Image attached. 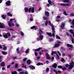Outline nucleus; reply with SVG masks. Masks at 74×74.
Instances as JSON below:
<instances>
[{
    "label": "nucleus",
    "instance_id": "obj_52",
    "mask_svg": "<svg viewBox=\"0 0 74 74\" xmlns=\"http://www.w3.org/2000/svg\"><path fill=\"white\" fill-rule=\"evenodd\" d=\"M17 53H19V48L17 49Z\"/></svg>",
    "mask_w": 74,
    "mask_h": 74
},
{
    "label": "nucleus",
    "instance_id": "obj_1",
    "mask_svg": "<svg viewBox=\"0 0 74 74\" xmlns=\"http://www.w3.org/2000/svg\"><path fill=\"white\" fill-rule=\"evenodd\" d=\"M48 23L49 25H51V26L52 30L53 31V33L52 35H51V33L47 32L46 33L48 35V36H50L51 37H52V36H53V37H55V34H54V33H55V28H54V26H53V25L51 24L50 21H48Z\"/></svg>",
    "mask_w": 74,
    "mask_h": 74
},
{
    "label": "nucleus",
    "instance_id": "obj_15",
    "mask_svg": "<svg viewBox=\"0 0 74 74\" xmlns=\"http://www.w3.org/2000/svg\"><path fill=\"white\" fill-rule=\"evenodd\" d=\"M53 67H54V69H56V67H57V64L56 63H54V64L52 65Z\"/></svg>",
    "mask_w": 74,
    "mask_h": 74
},
{
    "label": "nucleus",
    "instance_id": "obj_48",
    "mask_svg": "<svg viewBox=\"0 0 74 74\" xmlns=\"http://www.w3.org/2000/svg\"><path fill=\"white\" fill-rule=\"evenodd\" d=\"M13 59H17V58H16V57H12Z\"/></svg>",
    "mask_w": 74,
    "mask_h": 74
},
{
    "label": "nucleus",
    "instance_id": "obj_49",
    "mask_svg": "<svg viewBox=\"0 0 74 74\" xmlns=\"http://www.w3.org/2000/svg\"><path fill=\"white\" fill-rule=\"evenodd\" d=\"M63 14L64 15H67V13H66V12H64Z\"/></svg>",
    "mask_w": 74,
    "mask_h": 74
},
{
    "label": "nucleus",
    "instance_id": "obj_63",
    "mask_svg": "<svg viewBox=\"0 0 74 74\" xmlns=\"http://www.w3.org/2000/svg\"><path fill=\"white\" fill-rule=\"evenodd\" d=\"M54 59V57H52L51 58V60H53Z\"/></svg>",
    "mask_w": 74,
    "mask_h": 74
},
{
    "label": "nucleus",
    "instance_id": "obj_46",
    "mask_svg": "<svg viewBox=\"0 0 74 74\" xmlns=\"http://www.w3.org/2000/svg\"><path fill=\"white\" fill-rule=\"evenodd\" d=\"M65 66L66 67H69V65L67 64L65 65Z\"/></svg>",
    "mask_w": 74,
    "mask_h": 74
},
{
    "label": "nucleus",
    "instance_id": "obj_39",
    "mask_svg": "<svg viewBox=\"0 0 74 74\" xmlns=\"http://www.w3.org/2000/svg\"><path fill=\"white\" fill-rule=\"evenodd\" d=\"M58 53L59 54V56H61V53H60V52L59 51H57Z\"/></svg>",
    "mask_w": 74,
    "mask_h": 74
},
{
    "label": "nucleus",
    "instance_id": "obj_40",
    "mask_svg": "<svg viewBox=\"0 0 74 74\" xmlns=\"http://www.w3.org/2000/svg\"><path fill=\"white\" fill-rule=\"evenodd\" d=\"M34 28H36V26H35L32 27H31V29H34Z\"/></svg>",
    "mask_w": 74,
    "mask_h": 74
},
{
    "label": "nucleus",
    "instance_id": "obj_33",
    "mask_svg": "<svg viewBox=\"0 0 74 74\" xmlns=\"http://www.w3.org/2000/svg\"><path fill=\"white\" fill-rule=\"evenodd\" d=\"M41 64L42 65L43 64L42 63H38L37 64V66H39L40 65H41Z\"/></svg>",
    "mask_w": 74,
    "mask_h": 74
},
{
    "label": "nucleus",
    "instance_id": "obj_35",
    "mask_svg": "<svg viewBox=\"0 0 74 74\" xmlns=\"http://www.w3.org/2000/svg\"><path fill=\"white\" fill-rule=\"evenodd\" d=\"M56 38L57 39H60V37L58 35H56Z\"/></svg>",
    "mask_w": 74,
    "mask_h": 74
},
{
    "label": "nucleus",
    "instance_id": "obj_29",
    "mask_svg": "<svg viewBox=\"0 0 74 74\" xmlns=\"http://www.w3.org/2000/svg\"><path fill=\"white\" fill-rule=\"evenodd\" d=\"M48 2L50 4V5H52V2L50 0H48Z\"/></svg>",
    "mask_w": 74,
    "mask_h": 74
},
{
    "label": "nucleus",
    "instance_id": "obj_47",
    "mask_svg": "<svg viewBox=\"0 0 74 74\" xmlns=\"http://www.w3.org/2000/svg\"><path fill=\"white\" fill-rule=\"evenodd\" d=\"M61 61L62 62H65V61H64V59H63V58L62 59Z\"/></svg>",
    "mask_w": 74,
    "mask_h": 74
},
{
    "label": "nucleus",
    "instance_id": "obj_23",
    "mask_svg": "<svg viewBox=\"0 0 74 74\" xmlns=\"http://www.w3.org/2000/svg\"><path fill=\"white\" fill-rule=\"evenodd\" d=\"M2 54L3 55H7V52H5V51H2Z\"/></svg>",
    "mask_w": 74,
    "mask_h": 74
},
{
    "label": "nucleus",
    "instance_id": "obj_21",
    "mask_svg": "<svg viewBox=\"0 0 74 74\" xmlns=\"http://www.w3.org/2000/svg\"><path fill=\"white\" fill-rule=\"evenodd\" d=\"M34 12V8L32 7L31 9V12L33 13Z\"/></svg>",
    "mask_w": 74,
    "mask_h": 74
},
{
    "label": "nucleus",
    "instance_id": "obj_27",
    "mask_svg": "<svg viewBox=\"0 0 74 74\" xmlns=\"http://www.w3.org/2000/svg\"><path fill=\"white\" fill-rule=\"evenodd\" d=\"M7 14V15H8V16H10V17H11V16H12V14H11V13H8Z\"/></svg>",
    "mask_w": 74,
    "mask_h": 74
},
{
    "label": "nucleus",
    "instance_id": "obj_13",
    "mask_svg": "<svg viewBox=\"0 0 74 74\" xmlns=\"http://www.w3.org/2000/svg\"><path fill=\"white\" fill-rule=\"evenodd\" d=\"M42 49L41 47H40L39 48L36 49H33V50L34 51V50H35V52H37V51H40V49Z\"/></svg>",
    "mask_w": 74,
    "mask_h": 74
},
{
    "label": "nucleus",
    "instance_id": "obj_44",
    "mask_svg": "<svg viewBox=\"0 0 74 74\" xmlns=\"http://www.w3.org/2000/svg\"><path fill=\"white\" fill-rule=\"evenodd\" d=\"M31 10H32V8H29V9H28V12H31Z\"/></svg>",
    "mask_w": 74,
    "mask_h": 74
},
{
    "label": "nucleus",
    "instance_id": "obj_14",
    "mask_svg": "<svg viewBox=\"0 0 74 74\" xmlns=\"http://www.w3.org/2000/svg\"><path fill=\"white\" fill-rule=\"evenodd\" d=\"M29 67L32 70L35 69V67L34 66H33L30 65V66H29Z\"/></svg>",
    "mask_w": 74,
    "mask_h": 74
},
{
    "label": "nucleus",
    "instance_id": "obj_61",
    "mask_svg": "<svg viewBox=\"0 0 74 74\" xmlns=\"http://www.w3.org/2000/svg\"><path fill=\"white\" fill-rule=\"evenodd\" d=\"M23 67H24L25 69H27V68H26V66H22Z\"/></svg>",
    "mask_w": 74,
    "mask_h": 74
},
{
    "label": "nucleus",
    "instance_id": "obj_4",
    "mask_svg": "<svg viewBox=\"0 0 74 74\" xmlns=\"http://www.w3.org/2000/svg\"><path fill=\"white\" fill-rule=\"evenodd\" d=\"M44 37V36H43V35H40L39 36V38H37V41H39V40H42V39H43V38Z\"/></svg>",
    "mask_w": 74,
    "mask_h": 74
},
{
    "label": "nucleus",
    "instance_id": "obj_22",
    "mask_svg": "<svg viewBox=\"0 0 74 74\" xmlns=\"http://www.w3.org/2000/svg\"><path fill=\"white\" fill-rule=\"evenodd\" d=\"M67 46L68 47H69V48H73V45H70L69 44L67 45Z\"/></svg>",
    "mask_w": 74,
    "mask_h": 74
},
{
    "label": "nucleus",
    "instance_id": "obj_24",
    "mask_svg": "<svg viewBox=\"0 0 74 74\" xmlns=\"http://www.w3.org/2000/svg\"><path fill=\"white\" fill-rule=\"evenodd\" d=\"M39 33L40 34H43V32H42V31L41 29H40Z\"/></svg>",
    "mask_w": 74,
    "mask_h": 74
},
{
    "label": "nucleus",
    "instance_id": "obj_32",
    "mask_svg": "<svg viewBox=\"0 0 74 74\" xmlns=\"http://www.w3.org/2000/svg\"><path fill=\"white\" fill-rule=\"evenodd\" d=\"M2 17L3 19H5V18H6V16H5L4 15H3L2 16Z\"/></svg>",
    "mask_w": 74,
    "mask_h": 74
},
{
    "label": "nucleus",
    "instance_id": "obj_12",
    "mask_svg": "<svg viewBox=\"0 0 74 74\" xmlns=\"http://www.w3.org/2000/svg\"><path fill=\"white\" fill-rule=\"evenodd\" d=\"M0 66H1V67H4L5 66V63L4 62H2L0 64Z\"/></svg>",
    "mask_w": 74,
    "mask_h": 74
},
{
    "label": "nucleus",
    "instance_id": "obj_7",
    "mask_svg": "<svg viewBox=\"0 0 74 74\" xmlns=\"http://www.w3.org/2000/svg\"><path fill=\"white\" fill-rule=\"evenodd\" d=\"M57 43H58V44H56L55 45L54 47H59L60 45V44H60L61 42L59 41H56Z\"/></svg>",
    "mask_w": 74,
    "mask_h": 74
},
{
    "label": "nucleus",
    "instance_id": "obj_41",
    "mask_svg": "<svg viewBox=\"0 0 74 74\" xmlns=\"http://www.w3.org/2000/svg\"><path fill=\"white\" fill-rule=\"evenodd\" d=\"M49 68H47L46 69V72H48V71H49Z\"/></svg>",
    "mask_w": 74,
    "mask_h": 74
},
{
    "label": "nucleus",
    "instance_id": "obj_37",
    "mask_svg": "<svg viewBox=\"0 0 74 74\" xmlns=\"http://www.w3.org/2000/svg\"><path fill=\"white\" fill-rule=\"evenodd\" d=\"M29 49H28L26 51L25 53H27L28 52H29Z\"/></svg>",
    "mask_w": 74,
    "mask_h": 74
},
{
    "label": "nucleus",
    "instance_id": "obj_54",
    "mask_svg": "<svg viewBox=\"0 0 74 74\" xmlns=\"http://www.w3.org/2000/svg\"><path fill=\"white\" fill-rule=\"evenodd\" d=\"M48 24V21H46V22L45 23V25L47 26Z\"/></svg>",
    "mask_w": 74,
    "mask_h": 74
},
{
    "label": "nucleus",
    "instance_id": "obj_9",
    "mask_svg": "<svg viewBox=\"0 0 74 74\" xmlns=\"http://www.w3.org/2000/svg\"><path fill=\"white\" fill-rule=\"evenodd\" d=\"M11 2L10 1H8L6 2V4L8 6H9V5H11Z\"/></svg>",
    "mask_w": 74,
    "mask_h": 74
},
{
    "label": "nucleus",
    "instance_id": "obj_17",
    "mask_svg": "<svg viewBox=\"0 0 74 74\" xmlns=\"http://www.w3.org/2000/svg\"><path fill=\"white\" fill-rule=\"evenodd\" d=\"M53 71L56 73V74H59V73H61V72L60 71H58V72L56 71V70H54Z\"/></svg>",
    "mask_w": 74,
    "mask_h": 74
},
{
    "label": "nucleus",
    "instance_id": "obj_55",
    "mask_svg": "<svg viewBox=\"0 0 74 74\" xmlns=\"http://www.w3.org/2000/svg\"><path fill=\"white\" fill-rule=\"evenodd\" d=\"M21 35L22 36H23V35H24V34H23V33L21 32Z\"/></svg>",
    "mask_w": 74,
    "mask_h": 74
},
{
    "label": "nucleus",
    "instance_id": "obj_16",
    "mask_svg": "<svg viewBox=\"0 0 74 74\" xmlns=\"http://www.w3.org/2000/svg\"><path fill=\"white\" fill-rule=\"evenodd\" d=\"M45 15L47 17H48L49 16V12H45Z\"/></svg>",
    "mask_w": 74,
    "mask_h": 74
},
{
    "label": "nucleus",
    "instance_id": "obj_56",
    "mask_svg": "<svg viewBox=\"0 0 74 74\" xmlns=\"http://www.w3.org/2000/svg\"><path fill=\"white\" fill-rule=\"evenodd\" d=\"M30 21H33V18H30Z\"/></svg>",
    "mask_w": 74,
    "mask_h": 74
},
{
    "label": "nucleus",
    "instance_id": "obj_45",
    "mask_svg": "<svg viewBox=\"0 0 74 74\" xmlns=\"http://www.w3.org/2000/svg\"><path fill=\"white\" fill-rule=\"evenodd\" d=\"M71 41L72 43H74V39H73L72 38Z\"/></svg>",
    "mask_w": 74,
    "mask_h": 74
},
{
    "label": "nucleus",
    "instance_id": "obj_3",
    "mask_svg": "<svg viewBox=\"0 0 74 74\" xmlns=\"http://www.w3.org/2000/svg\"><path fill=\"white\" fill-rule=\"evenodd\" d=\"M11 36L10 34V33H7L6 34L3 35V36L4 38H8V37H10Z\"/></svg>",
    "mask_w": 74,
    "mask_h": 74
},
{
    "label": "nucleus",
    "instance_id": "obj_60",
    "mask_svg": "<svg viewBox=\"0 0 74 74\" xmlns=\"http://www.w3.org/2000/svg\"><path fill=\"white\" fill-rule=\"evenodd\" d=\"M15 67L16 68L18 67V65L17 64H16Z\"/></svg>",
    "mask_w": 74,
    "mask_h": 74
},
{
    "label": "nucleus",
    "instance_id": "obj_50",
    "mask_svg": "<svg viewBox=\"0 0 74 74\" xmlns=\"http://www.w3.org/2000/svg\"><path fill=\"white\" fill-rule=\"evenodd\" d=\"M58 67L59 69H62V66H58Z\"/></svg>",
    "mask_w": 74,
    "mask_h": 74
},
{
    "label": "nucleus",
    "instance_id": "obj_11",
    "mask_svg": "<svg viewBox=\"0 0 74 74\" xmlns=\"http://www.w3.org/2000/svg\"><path fill=\"white\" fill-rule=\"evenodd\" d=\"M46 56L47 58V59H51V57H50V56L47 53L46 54Z\"/></svg>",
    "mask_w": 74,
    "mask_h": 74
},
{
    "label": "nucleus",
    "instance_id": "obj_58",
    "mask_svg": "<svg viewBox=\"0 0 74 74\" xmlns=\"http://www.w3.org/2000/svg\"><path fill=\"white\" fill-rule=\"evenodd\" d=\"M25 73L23 72H20V74H24Z\"/></svg>",
    "mask_w": 74,
    "mask_h": 74
},
{
    "label": "nucleus",
    "instance_id": "obj_42",
    "mask_svg": "<svg viewBox=\"0 0 74 74\" xmlns=\"http://www.w3.org/2000/svg\"><path fill=\"white\" fill-rule=\"evenodd\" d=\"M49 41L50 42H51V41H53V40L52 38H50L49 40Z\"/></svg>",
    "mask_w": 74,
    "mask_h": 74
},
{
    "label": "nucleus",
    "instance_id": "obj_10",
    "mask_svg": "<svg viewBox=\"0 0 74 74\" xmlns=\"http://www.w3.org/2000/svg\"><path fill=\"white\" fill-rule=\"evenodd\" d=\"M64 25H65V23H62L61 25V29H64Z\"/></svg>",
    "mask_w": 74,
    "mask_h": 74
},
{
    "label": "nucleus",
    "instance_id": "obj_34",
    "mask_svg": "<svg viewBox=\"0 0 74 74\" xmlns=\"http://www.w3.org/2000/svg\"><path fill=\"white\" fill-rule=\"evenodd\" d=\"M10 25H11V26H15V24H14V23H10Z\"/></svg>",
    "mask_w": 74,
    "mask_h": 74
},
{
    "label": "nucleus",
    "instance_id": "obj_5",
    "mask_svg": "<svg viewBox=\"0 0 74 74\" xmlns=\"http://www.w3.org/2000/svg\"><path fill=\"white\" fill-rule=\"evenodd\" d=\"M71 3H67L66 4H65L64 3L60 4L61 5H62V6H71Z\"/></svg>",
    "mask_w": 74,
    "mask_h": 74
},
{
    "label": "nucleus",
    "instance_id": "obj_30",
    "mask_svg": "<svg viewBox=\"0 0 74 74\" xmlns=\"http://www.w3.org/2000/svg\"><path fill=\"white\" fill-rule=\"evenodd\" d=\"M3 50H5V49H7V47H5V45H3Z\"/></svg>",
    "mask_w": 74,
    "mask_h": 74
},
{
    "label": "nucleus",
    "instance_id": "obj_18",
    "mask_svg": "<svg viewBox=\"0 0 74 74\" xmlns=\"http://www.w3.org/2000/svg\"><path fill=\"white\" fill-rule=\"evenodd\" d=\"M69 31L71 33H72V34H73V36L74 37V32L73 31V30L71 29L69 30Z\"/></svg>",
    "mask_w": 74,
    "mask_h": 74
},
{
    "label": "nucleus",
    "instance_id": "obj_26",
    "mask_svg": "<svg viewBox=\"0 0 74 74\" xmlns=\"http://www.w3.org/2000/svg\"><path fill=\"white\" fill-rule=\"evenodd\" d=\"M62 1L64 3L66 2V3H69V0H62Z\"/></svg>",
    "mask_w": 74,
    "mask_h": 74
},
{
    "label": "nucleus",
    "instance_id": "obj_25",
    "mask_svg": "<svg viewBox=\"0 0 74 74\" xmlns=\"http://www.w3.org/2000/svg\"><path fill=\"white\" fill-rule=\"evenodd\" d=\"M57 54V53H56V52L52 51V53H51V55H53V54Z\"/></svg>",
    "mask_w": 74,
    "mask_h": 74
},
{
    "label": "nucleus",
    "instance_id": "obj_19",
    "mask_svg": "<svg viewBox=\"0 0 74 74\" xmlns=\"http://www.w3.org/2000/svg\"><path fill=\"white\" fill-rule=\"evenodd\" d=\"M31 60H28L27 61V64H30V63H31V62H30Z\"/></svg>",
    "mask_w": 74,
    "mask_h": 74
},
{
    "label": "nucleus",
    "instance_id": "obj_62",
    "mask_svg": "<svg viewBox=\"0 0 74 74\" xmlns=\"http://www.w3.org/2000/svg\"><path fill=\"white\" fill-rule=\"evenodd\" d=\"M46 62L47 64H49V61H46Z\"/></svg>",
    "mask_w": 74,
    "mask_h": 74
},
{
    "label": "nucleus",
    "instance_id": "obj_57",
    "mask_svg": "<svg viewBox=\"0 0 74 74\" xmlns=\"http://www.w3.org/2000/svg\"><path fill=\"white\" fill-rule=\"evenodd\" d=\"M62 69L63 70H66V68L64 67L62 68Z\"/></svg>",
    "mask_w": 74,
    "mask_h": 74
},
{
    "label": "nucleus",
    "instance_id": "obj_43",
    "mask_svg": "<svg viewBox=\"0 0 74 74\" xmlns=\"http://www.w3.org/2000/svg\"><path fill=\"white\" fill-rule=\"evenodd\" d=\"M70 15L71 16H74V13H71Z\"/></svg>",
    "mask_w": 74,
    "mask_h": 74
},
{
    "label": "nucleus",
    "instance_id": "obj_31",
    "mask_svg": "<svg viewBox=\"0 0 74 74\" xmlns=\"http://www.w3.org/2000/svg\"><path fill=\"white\" fill-rule=\"evenodd\" d=\"M17 73L16 72V71H14L12 72V74H16Z\"/></svg>",
    "mask_w": 74,
    "mask_h": 74
},
{
    "label": "nucleus",
    "instance_id": "obj_59",
    "mask_svg": "<svg viewBox=\"0 0 74 74\" xmlns=\"http://www.w3.org/2000/svg\"><path fill=\"white\" fill-rule=\"evenodd\" d=\"M26 59H27V58H25L23 60V61H26Z\"/></svg>",
    "mask_w": 74,
    "mask_h": 74
},
{
    "label": "nucleus",
    "instance_id": "obj_64",
    "mask_svg": "<svg viewBox=\"0 0 74 74\" xmlns=\"http://www.w3.org/2000/svg\"><path fill=\"white\" fill-rule=\"evenodd\" d=\"M10 66H11L10 65H9L7 66V68L8 69H9V68H10Z\"/></svg>",
    "mask_w": 74,
    "mask_h": 74
},
{
    "label": "nucleus",
    "instance_id": "obj_2",
    "mask_svg": "<svg viewBox=\"0 0 74 74\" xmlns=\"http://www.w3.org/2000/svg\"><path fill=\"white\" fill-rule=\"evenodd\" d=\"M70 66L68 68L69 69H71L74 67V62L72 61L69 63Z\"/></svg>",
    "mask_w": 74,
    "mask_h": 74
},
{
    "label": "nucleus",
    "instance_id": "obj_8",
    "mask_svg": "<svg viewBox=\"0 0 74 74\" xmlns=\"http://www.w3.org/2000/svg\"><path fill=\"white\" fill-rule=\"evenodd\" d=\"M5 27L4 24L0 23V28H4Z\"/></svg>",
    "mask_w": 74,
    "mask_h": 74
},
{
    "label": "nucleus",
    "instance_id": "obj_36",
    "mask_svg": "<svg viewBox=\"0 0 74 74\" xmlns=\"http://www.w3.org/2000/svg\"><path fill=\"white\" fill-rule=\"evenodd\" d=\"M43 19L44 20H47L48 19V18L46 17H43Z\"/></svg>",
    "mask_w": 74,
    "mask_h": 74
},
{
    "label": "nucleus",
    "instance_id": "obj_51",
    "mask_svg": "<svg viewBox=\"0 0 74 74\" xmlns=\"http://www.w3.org/2000/svg\"><path fill=\"white\" fill-rule=\"evenodd\" d=\"M46 5L47 7H49L50 6V5L49 4H46Z\"/></svg>",
    "mask_w": 74,
    "mask_h": 74
},
{
    "label": "nucleus",
    "instance_id": "obj_53",
    "mask_svg": "<svg viewBox=\"0 0 74 74\" xmlns=\"http://www.w3.org/2000/svg\"><path fill=\"white\" fill-rule=\"evenodd\" d=\"M34 53H35V56H37V54H38L36 52H35Z\"/></svg>",
    "mask_w": 74,
    "mask_h": 74
},
{
    "label": "nucleus",
    "instance_id": "obj_38",
    "mask_svg": "<svg viewBox=\"0 0 74 74\" xmlns=\"http://www.w3.org/2000/svg\"><path fill=\"white\" fill-rule=\"evenodd\" d=\"M15 24L16 26L17 27H18L19 26V24L18 23H16Z\"/></svg>",
    "mask_w": 74,
    "mask_h": 74
},
{
    "label": "nucleus",
    "instance_id": "obj_20",
    "mask_svg": "<svg viewBox=\"0 0 74 74\" xmlns=\"http://www.w3.org/2000/svg\"><path fill=\"white\" fill-rule=\"evenodd\" d=\"M24 10H25V12H28V11L29 10V8H24Z\"/></svg>",
    "mask_w": 74,
    "mask_h": 74
},
{
    "label": "nucleus",
    "instance_id": "obj_28",
    "mask_svg": "<svg viewBox=\"0 0 74 74\" xmlns=\"http://www.w3.org/2000/svg\"><path fill=\"white\" fill-rule=\"evenodd\" d=\"M72 25L73 26H71V27H74V19L72 20Z\"/></svg>",
    "mask_w": 74,
    "mask_h": 74
},
{
    "label": "nucleus",
    "instance_id": "obj_6",
    "mask_svg": "<svg viewBox=\"0 0 74 74\" xmlns=\"http://www.w3.org/2000/svg\"><path fill=\"white\" fill-rule=\"evenodd\" d=\"M15 20V18L13 19H10V21L8 22V25L10 27H11V22H12V21H14Z\"/></svg>",
    "mask_w": 74,
    "mask_h": 74
}]
</instances>
